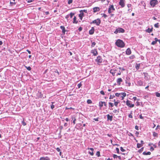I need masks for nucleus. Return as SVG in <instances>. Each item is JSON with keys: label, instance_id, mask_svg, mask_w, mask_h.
<instances>
[{"label": "nucleus", "instance_id": "1", "mask_svg": "<svg viewBox=\"0 0 160 160\" xmlns=\"http://www.w3.org/2000/svg\"><path fill=\"white\" fill-rule=\"evenodd\" d=\"M116 45L119 47L123 48L125 46V44L123 41L120 39H118L116 42Z\"/></svg>", "mask_w": 160, "mask_h": 160}, {"label": "nucleus", "instance_id": "2", "mask_svg": "<svg viewBox=\"0 0 160 160\" xmlns=\"http://www.w3.org/2000/svg\"><path fill=\"white\" fill-rule=\"evenodd\" d=\"M115 95L118 97L121 98V100H122L124 99V97L126 96V94L125 92H122L121 93H116Z\"/></svg>", "mask_w": 160, "mask_h": 160}, {"label": "nucleus", "instance_id": "3", "mask_svg": "<svg viewBox=\"0 0 160 160\" xmlns=\"http://www.w3.org/2000/svg\"><path fill=\"white\" fill-rule=\"evenodd\" d=\"M125 32V30L124 29L122 28H118L116 29V31L114 32V33L116 34H117L118 33H123Z\"/></svg>", "mask_w": 160, "mask_h": 160}, {"label": "nucleus", "instance_id": "4", "mask_svg": "<svg viewBox=\"0 0 160 160\" xmlns=\"http://www.w3.org/2000/svg\"><path fill=\"white\" fill-rule=\"evenodd\" d=\"M101 23V21L99 19H97L93 20L92 22H91L90 24L95 23L96 25L99 26Z\"/></svg>", "mask_w": 160, "mask_h": 160}, {"label": "nucleus", "instance_id": "5", "mask_svg": "<svg viewBox=\"0 0 160 160\" xmlns=\"http://www.w3.org/2000/svg\"><path fill=\"white\" fill-rule=\"evenodd\" d=\"M126 104L127 106L130 108H133L134 107V104L131 103V102L128 100H127L126 102Z\"/></svg>", "mask_w": 160, "mask_h": 160}, {"label": "nucleus", "instance_id": "6", "mask_svg": "<svg viewBox=\"0 0 160 160\" xmlns=\"http://www.w3.org/2000/svg\"><path fill=\"white\" fill-rule=\"evenodd\" d=\"M158 2L157 0H151L150 2V4L152 7H154L158 3Z\"/></svg>", "mask_w": 160, "mask_h": 160}, {"label": "nucleus", "instance_id": "7", "mask_svg": "<svg viewBox=\"0 0 160 160\" xmlns=\"http://www.w3.org/2000/svg\"><path fill=\"white\" fill-rule=\"evenodd\" d=\"M115 10V9L113 5H110L108 8V12L109 13H110L112 12L113 11H114Z\"/></svg>", "mask_w": 160, "mask_h": 160}, {"label": "nucleus", "instance_id": "8", "mask_svg": "<svg viewBox=\"0 0 160 160\" xmlns=\"http://www.w3.org/2000/svg\"><path fill=\"white\" fill-rule=\"evenodd\" d=\"M96 61L98 64L101 63L102 62V59L100 56H98L96 60Z\"/></svg>", "mask_w": 160, "mask_h": 160}, {"label": "nucleus", "instance_id": "9", "mask_svg": "<svg viewBox=\"0 0 160 160\" xmlns=\"http://www.w3.org/2000/svg\"><path fill=\"white\" fill-rule=\"evenodd\" d=\"M119 5H120L122 8H123L125 5V0H120L119 2Z\"/></svg>", "mask_w": 160, "mask_h": 160}, {"label": "nucleus", "instance_id": "10", "mask_svg": "<svg viewBox=\"0 0 160 160\" xmlns=\"http://www.w3.org/2000/svg\"><path fill=\"white\" fill-rule=\"evenodd\" d=\"M117 71V69L115 68H114L112 69H111L110 71V73L112 74V75L113 76H115V73L116 72V71Z\"/></svg>", "mask_w": 160, "mask_h": 160}, {"label": "nucleus", "instance_id": "11", "mask_svg": "<svg viewBox=\"0 0 160 160\" xmlns=\"http://www.w3.org/2000/svg\"><path fill=\"white\" fill-rule=\"evenodd\" d=\"M107 116V120L108 121H112L113 118V116H110L109 114H108Z\"/></svg>", "mask_w": 160, "mask_h": 160}, {"label": "nucleus", "instance_id": "12", "mask_svg": "<svg viewBox=\"0 0 160 160\" xmlns=\"http://www.w3.org/2000/svg\"><path fill=\"white\" fill-rule=\"evenodd\" d=\"M91 53H93L94 56H96L98 54L97 51L95 49L92 50L91 51Z\"/></svg>", "mask_w": 160, "mask_h": 160}, {"label": "nucleus", "instance_id": "13", "mask_svg": "<svg viewBox=\"0 0 160 160\" xmlns=\"http://www.w3.org/2000/svg\"><path fill=\"white\" fill-rule=\"evenodd\" d=\"M94 28L93 27H92L91 30L89 31V34L90 35H92L93 34L94 32Z\"/></svg>", "mask_w": 160, "mask_h": 160}, {"label": "nucleus", "instance_id": "14", "mask_svg": "<svg viewBox=\"0 0 160 160\" xmlns=\"http://www.w3.org/2000/svg\"><path fill=\"white\" fill-rule=\"evenodd\" d=\"M126 54L127 55H129L131 54V52L129 48H128L126 51Z\"/></svg>", "mask_w": 160, "mask_h": 160}, {"label": "nucleus", "instance_id": "15", "mask_svg": "<svg viewBox=\"0 0 160 160\" xmlns=\"http://www.w3.org/2000/svg\"><path fill=\"white\" fill-rule=\"evenodd\" d=\"M93 12H97L99 11L100 10V8L99 7H96L93 8Z\"/></svg>", "mask_w": 160, "mask_h": 160}, {"label": "nucleus", "instance_id": "16", "mask_svg": "<svg viewBox=\"0 0 160 160\" xmlns=\"http://www.w3.org/2000/svg\"><path fill=\"white\" fill-rule=\"evenodd\" d=\"M122 79L121 78H119L117 79V82L118 84L120 85L121 82H122Z\"/></svg>", "mask_w": 160, "mask_h": 160}, {"label": "nucleus", "instance_id": "17", "mask_svg": "<svg viewBox=\"0 0 160 160\" xmlns=\"http://www.w3.org/2000/svg\"><path fill=\"white\" fill-rule=\"evenodd\" d=\"M137 84L138 85L141 86L143 85V82L141 80H139L137 82Z\"/></svg>", "mask_w": 160, "mask_h": 160}, {"label": "nucleus", "instance_id": "18", "mask_svg": "<svg viewBox=\"0 0 160 160\" xmlns=\"http://www.w3.org/2000/svg\"><path fill=\"white\" fill-rule=\"evenodd\" d=\"M80 13L79 15V16L81 20L82 19V18L83 16V13L82 12V11H80Z\"/></svg>", "mask_w": 160, "mask_h": 160}, {"label": "nucleus", "instance_id": "19", "mask_svg": "<svg viewBox=\"0 0 160 160\" xmlns=\"http://www.w3.org/2000/svg\"><path fill=\"white\" fill-rule=\"evenodd\" d=\"M152 28H148V29L146 30V32L148 33H150L152 32Z\"/></svg>", "mask_w": 160, "mask_h": 160}, {"label": "nucleus", "instance_id": "20", "mask_svg": "<svg viewBox=\"0 0 160 160\" xmlns=\"http://www.w3.org/2000/svg\"><path fill=\"white\" fill-rule=\"evenodd\" d=\"M151 152H143L142 154L144 155H150L151 154Z\"/></svg>", "mask_w": 160, "mask_h": 160}, {"label": "nucleus", "instance_id": "21", "mask_svg": "<svg viewBox=\"0 0 160 160\" xmlns=\"http://www.w3.org/2000/svg\"><path fill=\"white\" fill-rule=\"evenodd\" d=\"M72 120H73V123L75 124L76 123L75 122V121L76 120V119L75 118V117H74L73 116H72Z\"/></svg>", "mask_w": 160, "mask_h": 160}, {"label": "nucleus", "instance_id": "22", "mask_svg": "<svg viewBox=\"0 0 160 160\" xmlns=\"http://www.w3.org/2000/svg\"><path fill=\"white\" fill-rule=\"evenodd\" d=\"M140 66V64L136 63V64L135 65V68H136V69L137 70H138Z\"/></svg>", "mask_w": 160, "mask_h": 160}, {"label": "nucleus", "instance_id": "23", "mask_svg": "<svg viewBox=\"0 0 160 160\" xmlns=\"http://www.w3.org/2000/svg\"><path fill=\"white\" fill-rule=\"evenodd\" d=\"M60 28L62 30V32L63 33H65V27L63 26H61L60 27Z\"/></svg>", "mask_w": 160, "mask_h": 160}, {"label": "nucleus", "instance_id": "24", "mask_svg": "<svg viewBox=\"0 0 160 160\" xmlns=\"http://www.w3.org/2000/svg\"><path fill=\"white\" fill-rule=\"evenodd\" d=\"M73 23H78V21L76 20V17H74L73 18Z\"/></svg>", "mask_w": 160, "mask_h": 160}, {"label": "nucleus", "instance_id": "25", "mask_svg": "<svg viewBox=\"0 0 160 160\" xmlns=\"http://www.w3.org/2000/svg\"><path fill=\"white\" fill-rule=\"evenodd\" d=\"M103 102L100 101L99 102V106L100 108H101L103 106Z\"/></svg>", "mask_w": 160, "mask_h": 160}, {"label": "nucleus", "instance_id": "26", "mask_svg": "<svg viewBox=\"0 0 160 160\" xmlns=\"http://www.w3.org/2000/svg\"><path fill=\"white\" fill-rule=\"evenodd\" d=\"M54 102H52V104L51 105V108L52 109H53L54 108V105H53V103H54Z\"/></svg>", "mask_w": 160, "mask_h": 160}, {"label": "nucleus", "instance_id": "27", "mask_svg": "<svg viewBox=\"0 0 160 160\" xmlns=\"http://www.w3.org/2000/svg\"><path fill=\"white\" fill-rule=\"evenodd\" d=\"M41 160H49V158L46 157V158H41Z\"/></svg>", "mask_w": 160, "mask_h": 160}, {"label": "nucleus", "instance_id": "28", "mask_svg": "<svg viewBox=\"0 0 160 160\" xmlns=\"http://www.w3.org/2000/svg\"><path fill=\"white\" fill-rule=\"evenodd\" d=\"M142 146V145L141 144H140V143H137V148H140V147H141Z\"/></svg>", "mask_w": 160, "mask_h": 160}, {"label": "nucleus", "instance_id": "29", "mask_svg": "<svg viewBox=\"0 0 160 160\" xmlns=\"http://www.w3.org/2000/svg\"><path fill=\"white\" fill-rule=\"evenodd\" d=\"M69 17H70V18H72L73 15H74V13L72 12H71L70 14H69Z\"/></svg>", "mask_w": 160, "mask_h": 160}, {"label": "nucleus", "instance_id": "30", "mask_svg": "<svg viewBox=\"0 0 160 160\" xmlns=\"http://www.w3.org/2000/svg\"><path fill=\"white\" fill-rule=\"evenodd\" d=\"M22 123L24 126L26 125V123L24 121V118H23V120L22 122Z\"/></svg>", "mask_w": 160, "mask_h": 160}, {"label": "nucleus", "instance_id": "31", "mask_svg": "<svg viewBox=\"0 0 160 160\" xmlns=\"http://www.w3.org/2000/svg\"><path fill=\"white\" fill-rule=\"evenodd\" d=\"M159 26V25L158 23H157L155 24L154 25V27L156 28H158Z\"/></svg>", "mask_w": 160, "mask_h": 160}, {"label": "nucleus", "instance_id": "32", "mask_svg": "<svg viewBox=\"0 0 160 160\" xmlns=\"http://www.w3.org/2000/svg\"><path fill=\"white\" fill-rule=\"evenodd\" d=\"M25 67L29 71H30L31 69V68L30 66L27 67L26 66H25Z\"/></svg>", "mask_w": 160, "mask_h": 160}, {"label": "nucleus", "instance_id": "33", "mask_svg": "<svg viewBox=\"0 0 160 160\" xmlns=\"http://www.w3.org/2000/svg\"><path fill=\"white\" fill-rule=\"evenodd\" d=\"M132 112H130V114H129V115H128L129 118H132Z\"/></svg>", "mask_w": 160, "mask_h": 160}, {"label": "nucleus", "instance_id": "34", "mask_svg": "<svg viewBox=\"0 0 160 160\" xmlns=\"http://www.w3.org/2000/svg\"><path fill=\"white\" fill-rule=\"evenodd\" d=\"M156 96L157 97H160V93L158 92H156Z\"/></svg>", "mask_w": 160, "mask_h": 160}, {"label": "nucleus", "instance_id": "35", "mask_svg": "<svg viewBox=\"0 0 160 160\" xmlns=\"http://www.w3.org/2000/svg\"><path fill=\"white\" fill-rule=\"evenodd\" d=\"M153 135L154 137H157L158 136V134L155 132H153Z\"/></svg>", "mask_w": 160, "mask_h": 160}, {"label": "nucleus", "instance_id": "36", "mask_svg": "<svg viewBox=\"0 0 160 160\" xmlns=\"http://www.w3.org/2000/svg\"><path fill=\"white\" fill-rule=\"evenodd\" d=\"M87 102L88 104H90V103H92V102L91 100H90V99H88L87 101Z\"/></svg>", "mask_w": 160, "mask_h": 160}, {"label": "nucleus", "instance_id": "37", "mask_svg": "<svg viewBox=\"0 0 160 160\" xmlns=\"http://www.w3.org/2000/svg\"><path fill=\"white\" fill-rule=\"evenodd\" d=\"M96 43L95 42H92V44L91 45L92 47H94L95 45H96Z\"/></svg>", "mask_w": 160, "mask_h": 160}, {"label": "nucleus", "instance_id": "38", "mask_svg": "<svg viewBox=\"0 0 160 160\" xmlns=\"http://www.w3.org/2000/svg\"><path fill=\"white\" fill-rule=\"evenodd\" d=\"M96 155H97L98 157H99L100 156V153L99 151H98L96 153Z\"/></svg>", "mask_w": 160, "mask_h": 160}, {"label": "nucleus", "instance_id": "39", "mask_svg": "<svg viewBox=\"0 0 160 160\" xmlns=\"http://www.w3.org/2000/svg\"><path fill=\"white\" fill-rule=\"evenodd\" d=\"M72 2V0H68V4H70Z\"/></svg>", "mask_w": 160, "mask_h": 160}, {"label": "nucleus", "instance_id": "40", "mask_svg": "<svg viewBox=\"0 0 160 160\" xmlns=\"http://www.w3.org/2000/svg\"><path fill=\"white\" fill-rule=\"evenodd\" d=\"M120 150L122 152H124L125 151V150L122 147H120Z\"/></svg>", "mask_w": 160, "mask_h": 160}, {"label": "nucleus", "instance_id": "41", "mask_svg": "<svg viewBox=\"0 0 160 160\" xmlns=\"http://www.w3.org/2000/svg\"><path fill=\"white\" fill-rule=\"evenodd\" d=\"M113 112L114 113H118L119 112V111L118 110H116V109H114L113 111Z\"/></svg>", "mask_w": 160, "mask_h": 160}, {"label": "nucleus", "instance_id": "42", "mask_svg": "<svg viewBox=\"0 0 160 160\" xmlns=\"http://www.w3.org/2000/svg\"><path fill=\"white\" fill-rule=\"evenodd\" d=\"M109 106H110V107H112L113 106V104L111 102H109Z\"/></svg>", "mask_w": 160, "mask_h": 160}, {"label": "nucleus", "instance_id": "43", "mask_svg": "<svg viewBox=\"0 0 160 160\" xmlns=\"http://www.w3.org/2000/svg\"><path fill=\"white\" fill-rule=\"evenodd\" d=\"M116 151L118 153H119V150L118 148H116Z\"/></svg>", "mask_w": 160, "mask_h": 160}, {"label": "nucleus", "instance_id": "44", "mask_svg": "<svg viewBox=\"0 0 160 160\" xmlns=\"http://www.w3.org/2000/svg\"><path fill=\"white\" fill-rule=\"evenodd\" d=\"M157 42L155 41H153L152 42L151 44L152 45H154Z\"/></svg>", "mask_w": 160, "mask_h": 160}, {"label": "nucleus", "instance_id": "45", "mask_svg": "<svg viewBox=\"0 0 160 160\" xmlns=\"http://www.w3.org/2000/svg\"><path fill=\"white\" fill-rule=\"evenodd\" d=\"M102 16L104 17L105 18L107 17V16L105 14L103 13L102 14Z\"/></svg>", "mask_w": 160, "mask_h": 160}, {"label": "nucleus", "instance_id": "46", "mask_svg": "<svg viewBox=\"0 0 160 160\" xmlns=\"http://www.w3.org/2000/svg\"><path fill=\"white\" fill-rule=\"evenodd\" d=\"M113 157L114 158H118V156L114 154Z\"/></svg>", "mask_w": 160, "mask_h": 160}, {"label": "nucleus", "instance_id": "47", "mask_svg": "<svg viewBox=\"0 0 160 160\" xmlns=\"http://www.w3.org/2000/svg\"><path fill=\"white\" fill-rule=\"evenodd\" d=\"M114 97H115V96L114 95H111L110 96V97L109 98V99H112Z\"/></svg>", "mask_w": 160, "mask_h": 160}, {"label": "nucleus", "instance_id": "48", "mask_svg": "<svg viewBox=\"0 0 160 160\" xmlns=\"http://www.w3.org/2000/svg\"><path fill=\"white\" fill-rule=\"evenodd\" d=\"M100 93L102 95H105V93H104V91H100Z\"/></svg>", "mask_w": 160, "mask_h": 160}, {"label": "nucleus", "instance_id": "49", "mask_svg": "<svg viewBox=\"0 0 160 160\" xmlns=\"http://www.w3.org/2000/svg\"><path fill=\"white\" fill-rule=\"evenodd\" d=\"M135 58V56L133 55L129 57V58L131 59H133Z\"/></svg>", "mask_w": 160, "mask_h": 160}, {"label": "nucleus", "instance_id": "50", "mask_svg": "<svg viewBox=\"0 0 160 160\" xmlns=\"http://www.w3.org/2000/svg\"><path fill=\"white\" fill-rule=\"evenodd\" d=\"M81 11H82L83 13V12H85V13L87 12V11L86 10H81Z\"/></svg>", "mask_w": 160, "mask_h": 160}, {"label": "nucleus", "instance_id": "51", "mask_svg": "<svg viewBox=\"0 0 160 160\" xmlns=\"http://www.w3.org/2000/svg\"><path fill=\"white\" fill-rule=\"evenodd\" d=\"M118 102H114V105L116 106H117L118 104Z\"/></svg>", "mask_w": 160, "mask_h": 160}, {"label": "nucleus", "instance_id": "52", "mask_svg": "<svg viewBox=\"0 0 160 160\" xmlns=\"http://www.w3.org/2000/svg\"><path fill=\"white\" fill-rule=\"evenodd\" d=\"M89 153L91 155V156H93V152H89Z\"/></svg>", "mask_w": 160, "mask_h": 160}, {"label": "nucleus", "instance_id": "53", "mask_svg": "<svg viewBox=\"0 0 160 160\" xmlns=\"http://www.w3.org/2000/svg\"><path fill=\"white\" fill-rule=\"evenodd\" d=\"M88 149H90L92 151V152H93L94 150V149L93 148H88Z\"/></svg>", "mask_w": 160, "mask_h": 160}, {"label": "nucleus", "instance_id": "54", "mask_svg": "<svg viewBox=\"0 0 160 160\" xmlns=\"http://www.w3.org/2000/svg\"><path fill=\"white\" fill-rule=\"evenodd\" d=\"M82 84L81 83H79L78 85V88H80V87L81 86Z\"/></svg>", "mask_w": 160, "mask_h": 160}, {"label": "nucleus", "instance_id": "55", "mask_svg": "<svg viewBox=\"0 0 160 160\" xmlns=\"http://www.w3.org/2000/svg\"><path fill=\"white\" fill-rule=\"evenodd\" d=\"M139 118L141 119H143V117L142 116V114H140L139 115Z\"/></svg>", "mask_w": 160, "mask_h": 160}, {"label": "nucleus", "instance_id": "56", "mask_svg": "<svg viewBox=\"0 0 160 160\" xmlns=\"http://www.w3.org/2000/svg\"><path fill=\"white\" fill-rule=\"evenodd\" d=\"M69 14H68L66 16L65 18H67V19L68 20V18H69Z\"/></svg>", "mask_w": 160, "mask_h": 160}, {"label": "nucleus", "instance_id": "57", "mask_svg": "<svg viewBox=\"0 0 160 160\" xmlns=\"http://www.w3.org/2000/svg\"><path fill=\"white\" fill-rule=\"evenodd\" d=\"M94 120H95L96 121H98V118H94Z\"/></svg>", "mask_w": 160, "mask_h": 160}, {"label": "nucleus", "instance_id": "58", "mask_svg": "<svg viewBox=\"0 0 160 160\" xmlns=\"http://www.w3.org/2000/svg\"><path fill=\"white\" fill-rule=\"evenodd\" d=\"M56 150H57V151H58V152H60V149L59 148H56Z\"/></svg>", "mask_w": 160, "mask_h": 160}, {"label": "nucleus", "instance_id": "59", "mask_svg": "<svg viewBox=\"0 0 160 160\" xmlns=\"http://www.w3.org/2000/svg\"><path fill=\"white\" fill-rule=\"evenodd\" d=\"M127 6H128V8H129L131 6V4H128L127 5Z\"/></svg>", "mask_w": 160, "mask_h": 160}, {"label": "nucleus", "instance_id": "60", "mask_svg": "<svg viewBox=\"0 0 160 160\" xmlns=\"http://www.w3.org/2000/svg\"><path fill=\"white\" fill-rule=\"evenodd\" d=\"M135 129L136 130H138V127L137 126H135Z\"/></svg>", "mask_w": 160, "mask_h": 160}, {"label": "nucleus", "instance_id": "61", "mask_svg": "<svg viewBox=\"0 0 160 160\" xmlns=\"http://www.w3.org/2000/svg\"><path fill=\"white\" fill-rule=\"evenodd\" d=\"M143 150V148H142L140 149L139 150L140 152H142Z\"/></svg>", "mask_w": 160, "mask_h": 160}, {"label": "nucleus", "instance_id": "62", "mask_svg": "<svg viewBox=\"0 0 160 160\" xmlns=\"http://www.w3.org/2000/svg\"><path fill=\"white\" fill-rule=\"evenodd\" d=\"M133 99L135 101L137 99V98L136 97H133Z\"/></svg>", "mask_w": 160, "mask_h": 160}, {"label": "nucleus", "instance_id": "63", "mask_svg": "<svg viewBox=\"0 0 160 160\" xmlns=\"http://www.w3.org/2000/svg\"><path fill=\"white\" fill-rule=\"evenodd\" d=\"M26 51H27L29 54H30L31 53V51H29L28 49Z\"/></svg>", "mask_w": 160, "mask_h": 160}, {"label": "nucleus", "instance_id": "64", "mask_svg": "<svg viewBox=\"0 0 160 160\" xmlns=\"http://www.w3.org/2000/svg\"><path fill=\"white\" fill-rule=\"evenodd\" d=\"M68 126V124L67 123H65L64 125V127H67Z\"/></svg>", "mask_w": 160, "mask_h": 160}]
</instances>
